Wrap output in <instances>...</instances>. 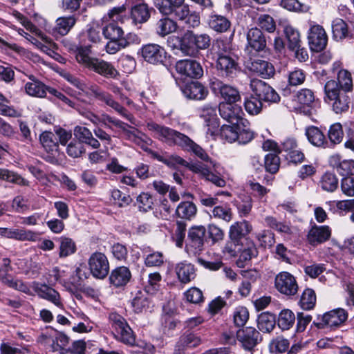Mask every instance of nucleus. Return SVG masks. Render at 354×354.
<instances>
[{
	"mask_svg": "<svg viewBox=\"0 0 354 354\" xmlns=\"http://www.w3.org/2000/svg\"><path fill=\"white\" fill-rule=\"evenodd\" d=\"M147 128L153 136L162 142L169 145H177L185 151L192 152L202 160L209 162L213 167H215V164L205 151L186 135L153 122L147 124Z\"/></svg>",
	"mask_w": 354,
	"mask_h": 354,
	"instance_id": "obj_1",
	"label": "nucleus"
},
{
	"mask_svg": "<svg viewBox=\"0 0 354 354\" xmlns=\"http://www.w3.org/2000/svg\"><path fill=\"white\" fill-rule=\"evenodd\" d=\"M80 91L86 96L94 97L100 101L104 102L106 105L112 108L120 116L129 121L132 124H136V119L119 102L115 101L113 96L102 91L97 85L93 83L84 82Z\"/></svg>",
	"mask_w": 354,
	"mask_h": 354,
	"instance_id": "obj_2",
	"label": "nucleus"
},
{
	"mask_svg": "<svg viewBox=\"0 0 354 354\" xmlns=\"http://www.w3.org/2000/svg\"><path fill=\"white\" fill-rule=\"evenodd\" d=\"M101 123L105 127H108V124L111 123L115 127L121 129L124 133L126 138L133 142L136 145L140 147L143 150L147 151L149 145H151L152 140L144 133H142L138 129L131 128L127 129V124L115 118L111 117L107 114H102L100 117Z\"/></svg>",
	"mask_w": 354,
	"mask_h": 354,
	"instance_id": "obj_3",
	"label": "nucleus"
},
{
	"mask_svg": "<svg viewBox=\"0 0 354 354\" xmlns=\"http://www.w3.org/2000/svg\"><path fill=\"white\" fill-rule=\"evenodd\" d=\"M109 321L112 333L117 340L128 345L134 344L135 336L133 330L122 315L115 312L111 313L109 315Z\"/></svg>",
	"mask_w": 354,
	"mask_h": 354,
	"instance_id": "obj_4",
	"label": "nucleus"
},
{
	"mask_svg": "<svg viewBox=\"0 0 354 354\" xmlns=\"http://www.w3.org/2000/svg\"><path fill=\"white\" fill-rule=\"evenodd\" d=\"M126 6L123 4L120 6L114 7L108 12V17L113 21H120L122 19L124 13L126 12ZM104 36L110 40L120 39L124 32L122 28L115 22L107 24L102 29Z\"/></svg>",
	"mask_w": 354,
	"mask_h": 354,
	"instance_id": "obj_5",
	"label": "nucleus"
},
{
	"mask_svg": "<svg viewBox=\"0 0 354 354\" xmlns=\"http://www.w3.org/2000/svg\"><path fill=\"white\" fill-rule=\"evenodd\" d=\"M348 317V314L345 309L337 308L318 316L315 324L319 328H336L343 325Z\"/></svg>",
	"mask_w": 354,
	"mask_h": 354,
	"instance_id": "obj_6",
	"label": "nucleus"
},
{
	"mask_svg": "<svg viewBox=\"0 0 354 354\" xmlns=\"http://www.w3.org/2000/svg\"><path fill=\"white\" fill-rule=\"evenodd\" d=\"M220 115L232 125L248 127L249 122L243 118L241 107L235 104L221 103L219 106Z\"/></svg>",
	"mask_w": 354,
	"mask_h": 354,
	"instance_id": "obj_7",
	"label": "nucleus"
},
{
	"mask_svg": "<svg viewBox=\"0 0 354 354\" xmlns=\"http://www.w3.org/2000/svg\"><path fill=\"white\" fill-rule=\"evenodd\" d=\"M250 88L261 102L277 103L280 101L281 97L276 91L261 80H252L250 83Z\"/></svg>",
	"mask_w": 354,
	"mask_h": 354,
	"instance_id": "obj_8",
	"label": "nucleus"
},
{
	"mask_svg": "<svg viewBox=\"0 0 354 354\" xmlns=\"http://www.w3.org/2000/svg\"><path fill=\"white\" fill-rule=\"evenodd\" d=\"M92 276L98 279H104L109 272V262L106 256L100 252L93 253L88 261Z\"/></svg>",
	"mask_w": 354,
	"mask_h": 354,
	"instance_id": "obj_9",
	"label": "nucleus"
},
{
	"mask_svg": "<svg viewBox=\"0 0 354 354\" xmlns=\"http://www.w3.org/2000/svg\"><path fill=\"white\" fill-rule=\"evenodd\" d=\"M274 286L281 294L292 296L298 291V284L295 277L288 272H281L274 279Z\"/></svg>",
	"mask_w": 354,
	"mask_h": 354,
	"instance_id": "obj_10",
	"label": "nucleus"
},
{
	"mask_svg": "<svg viewBox=\"0 0 354 354\" xmlns=\"http://www.w3.org/2000/svg\"><path fill=\"white\" fill-rule=\"evenodd\" d=\"M310 48L315 52L322 51L327 44V35L324 28L318 24H311L308 34Z\"/></svg>",
	"mask_w": 354,
	"mask_h": 354,
	"instance_id": "obj_11",
	"label": "nucleus"
},
{
	"mask_svg": "<svg viewBox=\"0 0 354 354\" xmlns=\"http://www.w3.org/2000/svg\"><path fill=\"white\" fill-rule=\"evenodd\" d=\"M0 236L19 241L35 242L39 239V234L24 228L0 227Z\"/></svg>",
	"mask_w": 354,
	"mask_h": 354,
	"instance_id": "obj_12",
	"label": "nucleus"
},
{
	"mask_svg": "<svg viewBox=\"0 0 354 354\" xmlns=\"http://www.w3.org/2000/svg\"><path fill=\"white\" fill-rule=\"evenodd\" d=\"M216 60V67L222 77L234 78L239 71V64L234 55L221 57Z\"/></svg>",
	"mask_w": 354,
	"mask_h": 354,
	"instance_id": "obj_13",
	"label": "nucleus"
},
{
	"mask_svg": "<svg viewBox=\"0 0 354 354\" xmlns=\"http://www.w3.org/2000/svg\"><path fill=\"white\" fill-rule=\"evenodd\" d=\"M206 229L204 226H193L188 232L187 248L192 249L193 253L201 251L205 243Z\"/></svg>",
	"mask_w": 354,
	"mask_h": 354,
	"instance_id": "obj_14",
	"label": "nucleus"
},
{
	"mask_svg": "<svg viewBox=\"0 0 354 354\" xmlns=\"http://www.w3.org/2000/svg\"><path fill=\"white\" fill-rule=\"evenodd\" d=\"M294 100L297 103V109L306 115H312L313 107L315 100V95L312 90L308 88L299 90L295 96Z\"/></svg>",
	"mask_w": 354,
	"mask_h": 354,
	"instance_id": "obj_15",
	"label": "nucleus"
},
{
	"mask_svg": "<svg viewBox=\"0 0 354 354\" xmlns=\"http://www.w3.org/2000/svg\"><path fill=\"white\" fill-rule=\"evenodd\" d=\"M167 53L160 45L149 44L142 48V56L144 59L153 64H162L166 60Z\"/></svg>",
	"mask_w": 354,
	"mask_h": 354,
	"instance_id": "obj_16",
	"label": "nucleus"
},
{
	"mask_svg": "<svg viewBox=\"0 0 354 354\" xmlns=\"http://www.w3.org/2000/svg\"><path fill=\"white\" fill-rule=\"evenodd\" d=\"M176 70L181 75L191 78H200L203 74L201 64L192 59L178 61L176 64Z\"/></svg>",
	"mask_w": 354,
	"mask_h": 354,
	"instance_id": "obj_17",
	"label": "nucleus"
},
{
	"mask_svg": "<svg viewBox=\"0 0 354 354\" xmlns=\"http://www.w3.org/2000/svg\"><path fill=\"white\" fill-rule=\"evenodd\" d=\"M75 15H68L58 17L50 33L55 38L64 37L68 34L77 23Z\"/></svg>",
	"mask_w": 354,
	"mask_h": 354,
	"instance_id": "obj_18",
	"label": "nucleus"
},
{
	"mask_svg": "<svg viewBox=\"0 0 354 354\" xmlns=\"http://www.w3.org/2000/svg\"><path fill=\"white\" fill-rule=\"evenodd\" d=\"M328 162L342 176L354 175V160L352 159H344L340 155L334 154L329 158Z\"/></svg>",
	"mask_w": 354,
	"mask_h": 354,
	"instance_id": "obj_19",
	"label": "nucleus"
},
{
	"mask_svg": "<svg viewBox=\"0 0 354 354\" xmlns=\"http://www.w3.org/2000/svg\"><path fill=\"white\" fill-rule=\"evenodd\" d=\"M199 115L204 120L205 125L208 127L207 132L214 134L219 127L218 118L216 114V105H204L199 110Z\"/></svg>",
	"mask_w": 354,
	"mask_h": 354,
	"instance_id": "obj_20",
	"label": "nucleus"
},
{
	"mask_svg": "<svg viewBox=\"0 0 354 354\" xmlns=\"http://www.w3.org/2000/svg\"><path fill=\"white\" fill-rule=\"evenodd\" d=\"M236 337L245 350L251 351L259 343L260 334L254 328L246 327L237 331Z\"/></svg>",
	"mask_w": 354,
	"mask_h": 354,
	"instance_id": "obj_21",
	"label": "nucleus"
},
{
	"mask_svg": "<svg viewBox=\"0 0 354 354\" xmlns=\"http://www.w3.org/2000/svg\"><path fill=\"white\" fill-rule=\"evenodd\" d=\"M247 50L251 48L256 52L263 51L266 47V39L259 28H252L246 34Z\"/></svg>",
	"mask_w": 354,
	"mask_h": 354,
	"instance_id": "obj_22",
	"label": "nucleus"
},
{
	"mask_svg": "<svg viewBox=\"0 0 354 354\" xmlns=\"http://www.w3.org/2000/svg\"><path fill=\"white\" fill-rule=\"evenodd\" d=\"M34 290L39 297L50 301L59 308H64L59 292L53 288L37 283L35 284Z\"/></svg>",
	"mask_w": 354,
	"mask_h": 354,
	"instance_id": "obj_23",
	"label": "nucleus"
},
{
	"mask_svg": "<svg viewBox=\"0 0 354 354\" xmlns=\"http://www.w3.org/2000/svg\"><path fill=\"white\" fill-rule=\"evenodd\" d=\"M249 70L262 78H270L274 75V66L269 62L261 59L252 61L248 66Z\"/></svg>",
	"mask_w": 354,
	"mask_h": 354,
	"instance_id": "obj_24",
	"label": "nucleus"
},
{
	"mask_svg": "<svg viewBox=\"0 0 354 354\" xmlns=\"http://www.w3.org/2000/svg\"><path fill=\"white\" fill-rule=\"evenodd\" d=\"M183 95L192 100H201L208 94L207 89L198 82H191L187 84L183 88Z\"/></svg>",
	"mask_w": 354,
	"mask_h": 354,
	"instance_id": "obj_25",
	"label": "nucleus"
},
{
	"mask_svg": "<svg viewBox=\"0 0 354 354\" xmlns=\"http://www.w3.org/2000/svg\"><path fill=\"white\" fill-rule=\"evenodd\" d=\"M131 278L129 269L125 266H120L113 270L109 276L111 285L116 288L126 286Z\"/></svg>",
	"mask_w": 354,
	"mask_h": 354,
	"instance_id": "obj_26",
	"label": "nucleus"
},
{
	"mask_svg": "<svg viewBox=\"0 0 354 354\" xmlns=\"http://www.w3.org/2000/svg\"><path fill=\"white\" fill-rule=\"evenodd\" d=\"M330 234L331 231L328 226L314 225L308 232V241L311 245H317L327 241Z\"/></svg>",
	"mask_w": 354,
	"mask_h": 354,
	"instance_id": "obj_27",
	"label": "nucleus"
},
{
	"mask_svg": "<svg viewBox=\"0 0 354 354\" xmlns=\"http://www.w3.org/2000/svg\"><path fill=\"white\" fill-rule=\"evenodd\" d=\"M175 272L182 283H187L196 277L194 266L187 261H182L175 266Z\"/></svg>",
	"mask_w": 354,
	"mask_h": 354,
	"instance_id": "obj_28",
	"label": "nucleus"
},
{
	"mask_svg": "<svg viewBox=\"0 0 354 354\" xmlns=\"http://www.w3.org/2000/svg\"><path fill=\"white\" fill-rule=\"evenodd\" d=\"M89 70L106 78H116L119 73L110 62L96 58Z\"/></svg>",
	"mask_w": 354,
	"mask_h": 354,
	"instance_id": "obj_29",
	"label": "nucleus"
},
{
	"mask_svg": "<svg viewBox=\"0 0 354 354\" xmlns=\"http://www.w3.org/2000/svg\"><path fill=\"white\" fill-rule=\"evenodd\" d=\"M70 50L75 55L76 61L84 67L90 69L96 58L90 57V46H77L73 45Z\"/></svg>",
	"mask_w": 354,
	"mask_h": 354,
	"instance_id": "obj_30",
	"label": "nucleus"
},
{
	"mask_svg": "<svg viewBox=\"0 0 354 354\" xmlns=\"http://www.w3.org/2000/svg\"><path fill=\"white\" fill-rule=\"evenodd\" d=\"M214 89H218L221 97L226 101V103L234 104L241 100V95L239 91L228 84H225L221 82L214 83Z\"/></svg>",
	"mask_w": 354,
	"mask_h": 354,
	"instance_id": "obj_31",
	"label": "nucleus"
},
{
	"mask_svg": "<svg viewBox=\"0 0 354 354\" xmlns=\"http://www.w3.org/2000/svg\"><path fill=\"white\" fill-rule=\"evenodd\" d=\"M197 213L196 205L190 201L180 202L176 207L175 214L178 218L185 221H191Z\"/></svg>",
	"mask_w": 354,
	"mask_h": 354,
	"instance_id": "obj_32",
	"label": "nucleus"
},
{
	"mask_svg": "<svg viewBox=\"0 0 354 354\" xmlns=\"http://www.w3.org/2000/svg\"><path fill=\"white\" fill-rule=\"evenodd\" d=\"M252 229V225L246 221L236 222L230 226V238L232 240L240 241L243 236L248 234Z\"/></svg>",
	"mask_w": 354,
	"mask_h": 354,
	"instance_id": "obj_33",
	"label": "nucleus"
},
{
	"mask_svg": "<svg viewBox=\"0 0 354 354\" xmlns=\"http://www.w3.org/2000/svg\"><path fill=\"white\" fill-rule=\"evenodd\" d=\"M211 50L214 59L234 55L231 43L227 39H217L213 44Z\"/></svg>",
	"mask_w": 354,
	"mask_h": 354,
	"instance_id": "obj_34",
	"label": "nucleus"
},
{
	"mask_svg": "<svg viewBox=\"0 0 354 354\" xmlns=\"http://www.w3.org/2000/svg\"><path fill=\"white\" fill-rule=\"evenodd\" d=\"M332 30L333 37L336 40L353 37L347 24L342 19L336 18L333 21Z\"/></svg>",
	"mask_w": 354,
	"mask_h": 354,
	"instance_id": "obj_35",
	"label": "nucleus"
},
{
	"mask_svg": "<svg viewBox=\"0 0 354 354\" xmlns=\"http://www.w3.org/2000/svg\"><path fill=\"white\" fill-rule=\"evenodd\" d=\"M177 342L178 347L183 348L186 351L201 345L202 339L200 336L194 333L186 332L180 337Z\"/></svg>",
	"mask_w": 354,
	"mask_h": 354,
	"instance_id": "obj_36",
	"label": "nucleus"
},
{
	"mask_svg": "<svg viewBox=\"0 0 354 354\" xmlns=\"http://www.w3.org/2000/svg\"><path fill=\"white\" fill-rule=\"evenodd\" d=\"M306 136L308 141L315 146L326 147L328 145L324 133L316 127L306 128Z\"/></svg>",
	"mask_w": 354,
	"mask_h": 354,
	"instance_id": "obj_37",
	"label": "nucleus"
},
{
	"mask_svg": "<svg viewBox=\"0 0 354 354\" xmlns=\"http://www.w3.org/2000/svg\"><path fill=\"white\" fill-rule=\"evenodd\" d=\"M194 41L192 38V32L187 31L179 40V49L187 56H194L197 53Z\"/></svg>",
	"mask_w": 354,
	"mask_h": 354,
	"instance_id": "obj_38",
	"label": "nucleus"
},
{
	"mask_svg": "<svg viewBox=\"0 0 354 354\" xmlns=\"http://www.w3.org/2000/svg\"><path fill=\"white\" fill-rule=\"evenodd\" d=\"M210 28L218 32H226L230 27V21L224 16L212 15L208 19Z\"/></svg>",
	"mask_w": 354,
	"mask_h": 354,
	"instance_id": "obj_39",
	"label": "nucleus"
},
{
	"mask_svg": "<svg viewBox=\"0 0 354 354\" xmlns=\"http://www.w3.org/2000/svg\"><path fill=\"white\" fill-rule=\"evenodd\" d=\"M177 28L178 25L176 22L168 17L160 19L156 26V32L161 37H165L176 32Z\"/></svg>",
	"mask_w": 354,
	"mask_h": 354,
	"instance_id": "obj_40",
	"label": "nucleus"
},
{
	"mask_svg": "<svg viewBox=\"0 0 354 354\" xmlns=\"http://www.w3.org/2000/svg\"><path fill=\"white\" fill-rule=\"evenodd\" d=\"M276 324V317L274 314L268 312L261 313L257 319L259 329L263 333L272 331Z\"/></svg>",
	"mask_w": 354,
	"mask_h": 354,
	"instance_id": "obj_41",
	"label": "nucleus"
},
{
	"mask_svg": "<svg viewBox=\"0 0 354 354\" xmlns=\"http://www.w3.org/2000/svg\"><path fill=\"white\" fill-rule=\"evenodd\" d=\"M339 180L336 175L331 172L324 173L319 182L321 188L328 192H333L338 187Z\"/></svg>",
	"mask_w": 354,
	"mask_h": 354,
	"instance_id": "obj_42",
	"label": "nucleus"
},
{
	"mask_svg": "<svg viewBox=\"0 0 354 354\" xmlns=\"http://www.w3.org/2000/svg\"><path fill=\"white\" fill-rule=\"evenodd\" d=\"M49 88L40 81L28 82L25 84V90L27 94L37 97H45Z\"/></svg>",
	"mask_w": 354,
	"mask_h": 354,
	"instance_id": "obj_43",
	"label": "nucleus"
},
{
	"mask_svg": "<svg viewBox=\"0 0 354 354\" xmlns=\"http://www.w3.org/2000/svg\"><path fill=\"white\" fill-rule=\"evenodd\" d=\"M0 179L21 186H29V182L17 173L0 168Z\"/></svg>",
	"mask_w": 354,
	"mask_h": 354,
	"instance_id": "obj_44",
	"label": "nucleus"
},
{
	"mask_svg": "<svg viewBox=\"0 0 354 354\" xmlns=\"http://www.w3.org/2000/svg\"><path fill=\"white\" fill-rule=\"evenodd\" d=\"M295 322V315L294 313L289 309L282 310L277 319V324L283 330L290 329Z\"/></svg>",
	"mask_w": 354,
	"mask_h": 354,
	"instance_id": "obj_45",
	"label": "nucleus"
},
{
	"mask_svg": "<svg viewBox=\"0 0 354 354\" xmlns=\"http://www.w3.org/2000/svg\"><path fill=\"white\" fill-rule=\"evenodd\" d=\"M150 17L149 9L145 4H139L131 10V18L134 24L146 22Z\"/></svg>",
	"mask_w": 354,
	"mask_h": 354,
	"instance_id": "obj_46",
	"label": "nucleus"
},
{
	"mask_svg": "<svg viewBox=\"0 0 354 354\" xmlns=\"http://www.w3.org/2000/svg\"><path fill=\"white\" fill-rule=\"evenodd\" d=\"M154 156L160 162L165 163L170 167H183L187 168L189 162L183 159L178 155L172 154L167 157L154 154Z\"/></svg>",
	"mask_w": 354,
	"mask_h": 354,
	"instance_id": "obj_47",
	"label": "nucleus"
},
{
	"mask_svg": "<svg viewBox=\"0 0 354 354\" xmlns=\"http://www.w3.org/2000/svg\"><path fill=\"white\" fill-rule=\"evenodd\" d=\"M58 241L59 242V257H66L75 253L76 250L75 243L71 238L61 236L58 239Z\"/></svg>",
	"mask_w": 354,
	"mask_h": 354,
	"instance_id": "obj_48",
	"label": "nucleus"
},
{
	"mask_svg": "<svg viewBox=\"0 0 354 354\" xmlns=\"http://www.w3.org/2000/svg\"><path fill=\"white\" fill-rule=\"evenodd\" d=\"M316 304V295L315 291L310 288L304 290L299 300V306L306 310H312Z\"/></svg>",
	"mask_w": 354,
	"mask_h": 354,
	"instance_id": "obj_49",
	"label": "nucleus"
},
{
	"mask_svg": "<svg viewBox=\"0 0 354 354\" xmlns=\"http://www.w3.org/2000/svg\"><path fill=\"white\" fill-rule=\"evenodd\" d=\"M324 90L326 94L325 101L328 103H330L331 100L337 97L342 92H346L335 80L328 81L325 84Z\"/></svg>",
	"mask_w": 354,
	"mask_h": 354,
	"instance_id": "obj_50",
	"label": "nucleus"
},
{
	"mask_svg": "<svg viewBox=\"0 0 354 354\" xmlns=\"http://www.w3.org/2000/svg\"><path fill=\"white\" fill-rule=\"evenodd\" d=\"M40 142L48 152H53L57 150L58 145L55 136L50 131L43 132L39 137Z\"/></svg>",
	"mask_w": 354,
	"mask_h": 354,
	"instance_id": "obj_51",
	"label": "nucleus"
},
{
	"mask_svg": "<svg viewBox=\"0 0 354 354\" xmlns=\"http://www.w3.org/2000/svg\"><path fill=\"white\" fill-rule=\"evenodd\" d=\"M1 281L13 289L27 292L29 290L28 286L22 281L15 279L11 275L9 274H0Z\"/></svg>",
	"mask_w": 354,
	"mask_h": 354,
	"instance_id": "obj_52",
	"label": "nucleus"
},
{
	"mask_svg": "<svg viewBox=\"0 0 354 354\" xmlns=\"http://www.w3.org/2000/svg\"><path fill=\"white\" fill-rule=\"evenodd\" d=\"M18 21L28 30L35 33V35L41 38L44 41H48V37L37 26H35L30 20L23 15L17 12L15 15Z\"/></svg>",
	"mask_w": 354,
	"mask_h": 354,
	"instance_id": "obj_53",
	"label": "nucleus"
},
{
	"mask_svg": "<svg viewBox=\"0 0 354 354\" xmlns=\"http://www.w3.org/2000/svg\"><path fill=\"white\" fill-rule=\"evenodd\" d=\"M136 204L139 211L147 212L153 207V199L150 194L142 192L137 196Z\"/></svg>",
	"mask_w": 354,
	"mask_h": 354,
	"instance_id": "obj_54",
	"label": "nucleus"
},
{
	"mask_svg": "<svg viewBox=\"0 0 354 354\" xmlns=\"http://www.w3.org/2000/svg\"><path fill=\"white\" fill-rule=\"evenodd\" d=\"M333 111L336 113H341L348 109L349 97L346 92H342L337 97L331 100Z\"/></svg>",
	"mask_w": 354,
	"mask_h": 354,
	"instance_id": "obj_55",
	"label": "nucleus"
},
{
	"mask_svg": "<svg viewBox=\"0 0 354 354\" xmlns=\"http://www.w3.org/2000/svg\"><path fill=\"white\" fill-rule=\"evenodd\" d=\"M284 32L288 41V48H295L301 44L300 34L299 31L290 25L284 28Z\"/></svg>",
	"mask_w": 354,
	"mask_h": 354,
	"instance_id": "obj_56",
	"label": "nucleus"
},
{
	"mask_svg": "<svg viewBox=\"0 0 354 354\" xmlns=\"http://www.w3.org/2000/svg\"><path fill=\"white\" fill-rule=\"evenodd\" d=\"M245 111L252 115H258L262 110V102L257 97L251 95L244 102Z\"/></svg>",
	"mask_w": 354,
	"mask_h": 354,
	"instance_id": "obj_57",
	"label": "nucleus"
},
{
	"mask_svg": "<svg viewBox=\"0 0 354 354\" xmlns=\"http://www.w3.org/2000/svg\"><path fill=\"white\" fill-rule=\"evenodd\" d=\"M173 208L167 199L160 201L158 209L153 212L156 217L168 221L171 216Z\"/></svg>",
	"mask_w": 354,
	"mask_h": 354,
	"instance_id": "obj_58",
	"label": "nucleus"
},
{
	"mask_svg": "<svg viewBox=\"0 0 354 354\" xmlns=\"http://www.w3.org/2000/svg\"><path fill=\"white\" fill-rule=\"evenodd\" d=\"M280 165V159L277 153H270L265 157V169L270 174L278 171Z\"/></svg>",
	"mask_w": 354,
	"mask_h": 354,
	"instance_id": "obj_59",
	"label": "nucleus"
},
{
	"mask_svg": "<svg viewBox=\"0 0 354 354\" xmlns=\"http://www.w3.org/2000/svg\"><path fill=\"white\" fill-rule=\"evenodd\" d=\"M238 129L236 125H223L220 129L221 137L229 142H235L238 138Z\"/></svg>",
	"mask_w": 354,
	"mask_h": 354,
	"instance_id": "obj_60",
	"label": "nucleus"
},
{
	"mask_svg": "<svg viewBox=\"0 0 354 354\" xmlns=\"http://www.w3.org/2000/svg\"><path fill=\"white\" fill-rule=\"evenodd\" d=\"M234 322L237 326H243L249 319V312L245 307L238 306L233 315Z\"/></svg>",
	"mask_w": 354,
	"mask_h": 354,
	"instance_id": "obj_61",
	"label": "nucleus"
},
{
	"mask_svg": "<svg viewBox=\"0 0 354 354\" xmlns=\"http://www.w3.org/2000/svg\"><path fill=\"white\" fill-rule=\"evenodd\" d=\"M344 136L342 127L340 123H335L330 127L328 138L331 143L336 145L342 142Z\"/></svg>",
	"mask_w": 354,
	"mask_h": 354,
	"instance_id": "obj_62",
	"label": "nucleus"
},
{
	"mask_svg": "<svg viewBox=\"0 0 354 354\" xmlns=\"http://www.w3.org/2000/svg\"><path fill=\"white\" fill-rule=\"evenodd\" d=\"M257 24L261 28L269 32L274 31L276 25L273 18L269 15H260L257 21Z\"/></svg>",
	"mask_w": 354,
	"mask_h": 354,
	"instance_id": "obj_63",
	"label": "nucleus"
},
{
	"mask_svg": "<svg viewBox=\"0 0 354 354\" xmlns=\"http://www.w3.org/2000/svg\"><path fill=\"white\" fill-rule=\"evenodd\" d=\"M111 198L114 201L115 204L120 207H124L129 205L132 199L129 194H123L118 189H113L111 191Z\"/></svg>",
	"mask_w": 354,
	"mask_h": 354,
	"instance_id": "obj_64",
	"label": "nucleus"
}]
</instances>
